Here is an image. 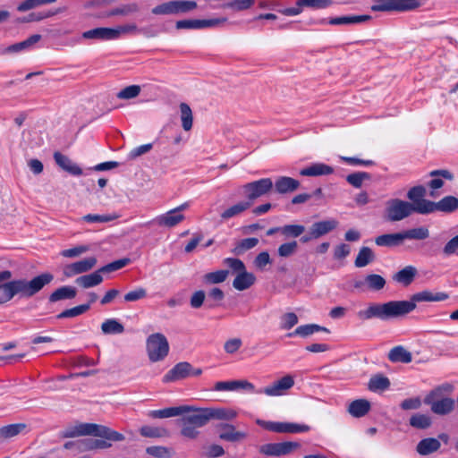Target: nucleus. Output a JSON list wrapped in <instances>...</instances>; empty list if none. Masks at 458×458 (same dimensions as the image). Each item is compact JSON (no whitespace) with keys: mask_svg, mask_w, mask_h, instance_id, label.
Returning <instances> with one entry per match:
<instances>
[{"mask_svg":"<svg viewBox=\"0 0 458 458\" xmlns=\"http://www.w3.org/2000/svg\"><path fill=\"white\" fill-rule=\"evenodd\" d=\"M390 380L382 374H377L370 377L368 383V388L372 392H381L388 389Z\"/></svg>","mask_w":458,"mask_h":458,"instance_id":"nucleus-36","label":"nucleus"},{"mask_svg":"<svg viewBox=\"0 0 458 458\" xmlns=\"http://www.w3.org/2000/svg\"><path fill=\"white\" fill-rule=\"evenodd\" d=\"M146 352L151 362H158L165 359L169 352V344L161 333H154L147 337Z\"/></svg>","mask_w":458,"mask_h":458,"instance_id":"nucleus-6","label":"nucleus"},{"mask_svg":"<svg viewBox=\"0 0 458 458\" xmlns=\"http://www.w3.org/2000/svg\"><path fill=\"white\" fill-rule=\"evenodd\" d=\"M181 435L189 439H195L198 437L199 432L193 425L189 424L188 420L182 417L181 419Z\"/></svg>","mask_w":458,"mask_h":458,"instance_id":"nucleus-54","label":"nucleus"},{"mask_svg":"<svg viewBox=\"0 0 458 458\" xmlns=\"http://www.w3.org/2000/svg\"><path fill=\"white\" fill-rule=\"evenodd\" d=\"M215 391H238L244 390L250 393H257L255 386L248 380L218 381L215 384Z\"/></svg>","mask_w":458,"mask_h":458,"instance_id":"nucleus-13","label":"nucleus"},{"mask_svg":"<svg viewBox=\"0 0 458 458\" xmlns=\"http://www.w3.org/2000/svg\"><path fill=\"white\" fill-rule=\"evenodd\" d=\"M191 410H192V408L191 406L170 407V408H165L163 410L151 411L149 415L152 418H159V419L171 418V417H175V416L189 412Z\"/></svg>","mask_w":458,"mask_h":458,"instance_id":"nucleus-26","label":"nucleus"},{"mask_svg":"<svg viewBox=\"0 0 458 458\" xmlns=\"http://www.w3.org/2000/svg\"><path fill=\"white\" fill-rule=\"evenodd\" d=\"M209 420H231L237 416V412L230 408H206Z\"/></svg>","mask_w":458,"mask_h":458,"instance_id":"nucleus-31","label":"nucleus"},{"mask_svg":"<svg viewBox=\"0 0 458 458\" xmlns=\"http://www.w3.org/2000/svg\"><path fill=\"white\" fill-rule=\"evenodd\" d=\"M97 264L95 257H89L73 263L65 265L63 267V275L66 278L90 271Z\"/></svg>","mask_w":458,"mask_h":458,"instance_id":"nucleus-10","label":"nucleus"},{"mask_svg":"<svg viewBox=\"0 0 458 458\" xmlns=\"http://www.w3.org/2000/svg\"><path fill=\"white\" fill-rule=\"evenodd\" d=\"M26 428L25 424H10L0 428V437L4 438H11L19 435Z\"/></svg>","mask_w":458,"mask_h":458,"instance_id":"nucleus-48","label":"nucleus"},{"mask_svg":"<svg viewBox=\"0 0 458 458\" xmlns=\"http://www.w3.org/2000/svg\"><path fill=\"white\" fill-rule=\"evenodd\" d=\"M429 175L434 177L429 182V187L432 190H438L441 187H443V185H444L443 179L451 181L454 178L453 174L448 170H445V169L431 171Z\"/></svg>","mask_w":458,"mask_h":458,"instance_id":"nucleus-35","label":"nucleus"},{"mask_svg":"<svg viewBox=\"0 0 458 458\" xmlns=\"http://www.w3.org/2000/svg\"><path fill=\"white\" fill-rule=\"evenodd\" d=\"M259 243L258 238H246L240 241L234 247L233 252L235 255H241L246 250H251L256 247Z\"/></svg>","mask_w":458,"mask_h":458,"instance_id":"nucleus-49","label":"nucleus"},{"mask_svg":"<svg viewBox=\"0 0 458 458\" xmlns=\"http://www.w3.org/2000/svg\"><path fill=\"white\" fill-rule=\"evenodd\" d=\"M449 298L444 292L433 293L428 290L419 292L412 295L411 301H390L385 303H369L357 316L361 320L377 318L383 321L403 317L416 309V302L443 301Z\"/></svg>","mask_w":458,"mask_h":458,"instance_id":"nucleus-1","label":"nucleus"},{"mask_svg":"<svg viewBox=\"0 0 458 458\" xmlns=\"http://www.w3.org/2000/svg\"><path fill=\"white\" fill-rule=\"evenodd\" d=\"M273 189V182L270 178H262L254 182H248L242 186L243 193L247 201L253 200L268 194Z\"/></svg>","mask_w":458,"mask_h":458,"instance_id":"nucleus-8","label":"nucleus"},{"mask_svg":"<svg viewBox=\"0 0 458 458\" xmlns=\"http://www.w3.org/2000/svg\"><path fill=\"white\" fill-rule=\"evenodd\" d=\"M375 253L369 247H361L354 260V265L357 267H364L375 260Z\"/></svg>","mask_w":458,"mask_h":458,"instance_id":"nucleus-37","label":"nucleus"},{"mask_svg":"<svg viewBox=\"0 0 458 458\" xmlns=\"http://www.w3.org/2000/svg\"><path fill=\"white\" fill-rule=\"evenodd\" d=\"M111 444L103 439H84L78 442V449L81 451H89L94 449H106Z\"/></svg>","mask_w":458,"mask_h":458,"instance_id":"nucleus-38","label":"nucleus"},{"mask_svg":"<svg viewBox=\"0 0 458 458\" xmlns=\"http://www.w3.org/2000/svg\"><path fill=\"white\" fill-rule=\"evenodd\" d=\"M300 447L297 442L269 443L260 446L259 452L268 456L286 455Z\"/></svg>","mask_w":458,"mask_h":458,"instance_id":"nucleus-9","label":"nucleus"},{"mask_svg":"<svg viewBox=\"0 0 458 458\" xmlns=\"http://www.w3.org/2000/svg\"><path fill=\"white\" fill-rule=\"evenodd\" d=\"M101 330L106 335H116L123 333L124 327L117 319L108 318L102 323Z\"/></svg>","mask_w":458,"mask_h":458,"instance_id":"nucleus-45","label":"nucleus"},{"mask_svg":"<svg viewBox=\"0 0 458 458\" xmlns=\"http://www.w3.org/2000/svg\"><path fill=\"white\" fill-rule=\"evenodd\" d=\"M338 221L335 218L318 221L311 225L309 233L311 235V238L318 239L334 231L338 226Z\"/></svg>","mask_w":458,"mask_h":458,"instance_id":"nucleus-15","label":"nucleus"},{"mask_svg":"<svg viewBox=\"0 0 458 458\" xmlns=\"http://www.w3.org/2000/svg\"><path fill=\"white\" fill-rule=\"evenodd\" d=\"M387 358L394 363H410L412 360V354L403 346L398 345L389 351Z\"/></svg>","mask_w":458,"mask_h":458,"instance_id":"nucleus-27","label":"nucleus"},{"mask_svg":"<svg viewBox=\"0 0 458 458\" xmlns=\"http://www.w3.org/2000/svg\"><path fill=\"white\" fill-rule=\"evenodd\" d=\"M370 18L369 15H347L331 18L328 20L327 23L335 26L352 25L366 22L369 21Z\"/></svg>","mask_w":458,"mask_h":458,"instance_id":"nucleus-25","label":"nucleus"},{"mask_svg":"<svg viewBox=\"0 0 458 458\" xmlns=\"http://www.w3.org/2000/svg\"><path fill=\"white\" fill-rule=\"evenodd\" d=\"M54 158L56 164L64 171L68 172L72 175H81L82 170L81 168L75 163H73L68 157L55 152L54 154Z\"/></svg>","mask_w":458,"mask_h":458,"instance_id":"nucleus-20","label":"nucleus"},{"mask_svg":"<svg viewBox=\"0 0 458 458\" xmlns=\"http://www.w3.org/2000/svg\"><path fill=\"white\" fill-rule=\"evenodd\" d=\"M403 237L402 232L394 233H385L375 238V243L379 247H397L403 244Z\"/></svg>","mask_w":458,"mask_h":458,"instance_id":"nucleus-21","label":"nucleus"},{"mask_svg":"<svg viewBox=\"0 0 458 458\" xmlns=\"http://www.w3.org/2000/svg\"><path fill=\"white\" fill-rule=\"evenodd\" d=\"M255 281L256 276L252 273L244 270L243 272L236 275L233 282V286L238 291H244L253 285Z\"/></svg>","mask_w":458,"mask_h":458,"instance_id":"nucleus-29","label":"nucleus"},{"mask_svg":"<svg viewBox=\"0 0 458 458\" xmlns=\"http://www.w3.org/2000/svg\"><path fill=\"white\" fill-rule=\"evenodd\" d=\"M223 263L231 269L232 273L236 275L246 270L244 263L236 258H226L224 259Z\"/></svg>","mask_w":458,"mask_h":458,"instance_id":"nucleus-61","label":"nucleus"},{"mask_svg":"<svg viewBox=\"0 0 458 458\" xmlns=\"http://www.w3.org/2000/svg\"><path fill=\"white\" fill-rule=\"evenodd\" d=\"M256 423L268 431L284 433L285 422L267 421L258 419Z\"/></svg>","mask_w":458,"mask_h":458,"instance_id":"nucleus-55","label":"nucleus"},{"mask_svg":"<svg viewBox=\"0 0 458 458\" xmlns=\"http://www.w3.org/2000/svg\"><path fill=\"white\" fill-rule=\"evenodd\" d=\"M251 207V202L244 200L235 203L234 205L227 208L221 213V217L224 220H228L232 217L240 216Z\"/></svg>","mask_w":458,"mask_h":458,"instance_id":"nucleus-30","label":"nucleus"},{"mask_svg":"<svg viewBox=\"0 0 458 458\" xmlns=\"http://www.w3.org/2000/svg\"><path fill=\"white\" fill-rule=\"evenodd\" d=\"M386 285V280L383 276L377 274L368 275L363 280L355 282L356 288L367 287L373 291H379Z\"/></svg>","mask_w":458,"mask_h":458,"instance_id":"nucleus-17","label":"nucleus"},{"mask_svg":"<svg viewBox=\"0 0 458 458\" xmlns=\"http://www.w3.org/2000/svg\"><path fill=\"white\" fill-rule=\"evenodd\" d=\"M440 447V442L436 438H425L417 445V452L421 455L429 454Z\"/></svg>","mask_w":458,"mask_h":458,"instance_id":"nucleus-41","label":"nucleus"},{"mask_svg":"<svg viewBox=\"0 0 458 458\" xmlns=\"http://www.w3.org/2000/svg\"><path fill=\"white\" fill-rule=\"evenodd\" d=\"M229 271L227 270H217L210 272L203 276V282L205 284H220L226 280Z\"/></svg>","mask_w":458,"mask_h":458,"instance_id":"nucleus-51","label":"nucleus"},{"mask_svg":"<svg viewBox=\"0 0 458 458\" xmlns=\"http://www.w3.org/2000/svg\"><path fill=\"white\" fill-rule=\"evenodd\" d=\"M191 413L183 416L189 422L193 425L196 428H201L208 424L209 421L208 414L206 408L197 409L192 406ZM191 412V411H189Z\"/></svg>","mask_w":458,"mask_h":458,"instance_id":"nucleus-19","label":"nucleus"},{"mask_svg":"<svg viewBox=\"0 0 458 458\" xmlns=\"http://www.w3.org/2000/svg\"><path fill=\"white\" fill-rule=\"evenodd\" d=\"M197 8L194 1H169L155 6L152 13L156 15H170L186 13Z\"/></svg>","mask_w":458,"mask_h":458,"instance_id":"nucleus-7","label":"nucleus"},{"mask_svg":"<svg viewBox=\"0 0 458 458\" xmlns=\"http://www.w3.org/2000/svg\"><path fill=\"white\" fill-rule=\"evenodd\" d=\"M246 433L236 431L234 427L230 424H222L219 426V437L223 440L236 442L246 437Z\"/></svg>","mask_w":458,"mask_h":458,"instance_id":"nucleus-24","label":"nucleus"},{"mask_svg":"<svg viewBox=\"0 0 458 458\" xmlns=\"http://www.w3.org/2000/svg\"><path fill=\"white\" fill-rule=\"evenodd\" d=\"M333 173L334 168L324 163H313L300 171V174L303 176H321Z\"/></svg>","mask_w":458,"mask_h":458,"instance_id":"nucleus-22","label":"nucleus"},{"mask_svg":"<svg viewBox=\"0 0 458 458\" xmlns=\"http://www.w3.org/2000/svg\"><path fill=\"white\" fill-rule=\"evenodd\" d=\"M180 118L184 131H188L192 128L193 115L190 106L186 103L180 104Z\"/></svg>","mask_w":458,"mask_h":458,"instance_id":"nucleus-42","label":"nucleus"},{"mask_svg":"<svg viewBox=\"0 0 458 458\" xmlns=\"http://www.w3.org/2000/svg\"><path fill=\"white\" fill-rule=\"evenodd\" d=\"M369 410L370 403L365 399L355 400L352 402L348 407L349 413L355 418L365 416Z\"/></svg>","mask_w":458,"mask_h":458,"instance_id":"nucleus-33","label":"nucleus"},{"mask_svg":"<svg viewBox=\"0 0 458 458\" xmlns=\"http://www.w3.org/2000/svg\"><path fill=\"white\" fill-rule=\"evenodd\" d=\"M141 88L139 85H131L125 87L117 93V98L120 99H131L138 97L140 93Z\"/></svg>","mask_w":458,"mask_h":458,"instance_id":"nucleus-60","label":"nucleus"},{"mask_svg":"<svg viewBox=\"0 0 458 458\" xmlns=\"http://www.w3.org/2000/svg\"><path fill=\"white\" fill-rule=\"evenodd\" d=\"M410 424L413 428L424 429L431 425V420L428 415L417 413L411 417Z\"/></svg>","mask_w":458,"mask_h":458,"instance_id":"nucleus-53","label":"nucleus"},{"mask_svg":"<svg viewBox=\"0 0 458 458\" xmlns=\"http://www.w3.org/2000/svg\"><path fill=\"white\" fill-rule=\"evenodd\" d=\"M294 385V378L291 375H285L279 380L275 381L272 385L265 387L262 390H258V394H265L268 396H280L285 391L291 389Z\"/></svg>","mask_w":458,"mask_h":458,"instance_id":"nucleus-11","label":"nucleus"},{"mask_svg":"<svg viewBox=\"0 0 458 458\" xmlns=\"http://www.w3.org/2000/svg\"><path fill=\"white\" fill-rule=\"evenodd\" d=\"M318 332L329 333V330L317 324H306L297 327L293 332L288 334V336L308 337Z\"/></svg>","mask_w":458,"mask_h":458,"instance_id":"nucleus-28","label":"nucleus"},{"mask_svg":"<svg viewBox=\"0 0 458 458\" xmlns=\"http://www.w3.org/2000/svg\"><path fill=\"white\" fill-rule=\"evenodd\" d=\"M89 250V247L88 245H78L71 249L64 250L61 251V255L64 258H77L81 255L88 252Z\"/></svg>","mask_w":458,"mask_h":458,"instance_id":"nucleus-63","label":"nucleus"},{"mask_svg":"<svg viewBox=\"0 0 458 458\" xmlns=\"http://www.w3.org/2000/svg\"><path fill=\"white\" fill-rule=\"evenodd\" d=\"M370 178L369 174L366 172H356L347 175L346 181L355 188H360L365 180Z\"/></svg>","mask_w":458,"mask_h":458,"instance_id":"nucleus-58","label":"nucleus"},{"mask_svg":"<svg viewBox=\"0 0 458 458\" xmlns=\"http://www.w3.org/2000/svg\"><path fill=\"white\" fill-rule=\"evenodd\" d=\"M416 274V267L412 266H407L394 276V280L403 284V285H409L413 281Z\"/></svg>","mask_w":458,"mask_h":458,"instance_id":"nucleus-39","label":"nucleus"},{"mask_svg":"<svg viewBox=\"0 0 458 458\" xmlns=\"http://www.w3.org/2000/svg\"><path fill=\"white\" fill-rule=\"evenodd\" d=\"M299 186V181L288 176H280L276 180L275 182V189L276 192L280 194L293 192L296 191Z\"/></svg>","mask_w":458,"mask_h":458,"instance_id":"nucleus-23","label":"nucleus"},{"mask_svg":"<svg viewBox=\"0 0 458 458\" xmlns=\"http://www.w3.org/2000/svg\"><path fill=\"white\" fill-rule=\"evenodd\" d=\"M140 7L136 3H129L116 6L106 12V17L112 16H129L139 12Z\"/></svg>","mask_w":458,"mask_h":458,"instance_id":"nucleus-34","label":"nucleus"},{"mask_svg":"<svg viewBox=\"0 0 458 458\" xmlns=\"http://www.w3.org/2000/svg\"><path fill=\"white\" fill-rule=\"evenodd\" d=\"M305 231L301 225H286L281 227V233L285 236L299 237Z\"/></svg>","mask_w":458,"mask_h":458,"instance_id":"nucleus-62","label":"nucleus"},{"mask_svg":"<svg viewBox=\"0 0 458 458\" xmlns=\"http://www.w3.org/2000/svg\"><path fill=\"white\" fill-rule=\"evenodd\" d=\"M147 296V291L142 287H138L123 296V300L126 302H134L140 301Z\"/></svg>","mask_w":458,"mask_h":458,"instance_id":"nucleus-64","label":"nucleus"},{"mask_svg":"<svg viewBox=\"0 0 458 458\" xmlns=\"http://www.w3.org/2000/svg\"><path fill=\"white\" fill-rule=\"evenodd\" d=\"M413 204V213L422 215L430 214L437 211V202H433L425 199H419Z\"/></svg>","mask_w":458,"mask_h":458,"instance_id":"nucleus-44","label":"nucleus"},{"mask_svg":"<svg viewBox=\"0 0 458 458\" xmlns=\"http://www.w3.org/2000/svg\"><path fill=\"white\" fill-rule=\"evenodd\" d=\"M114 36L112 28H96L81 34L82 38L90 40H113Z\"/></svg>","mask_w":458,"mask_h":458,"instance_id":"nucleus-18","label":"nucleus"},{"mask_svg":"<svg viewBox=\"0 0 458 458\" xmlns=\"http://www.w3.org/2000/svg\"><path fill=\"white\" fill-rule=\"evenodd\" d=\"M119 217V215L113 213V214H105V215H98V214H88L83 216L81 218V221L89 223V224H103V223H108L112 222Z\"/></svg>","mask_w":458,"mask_h":458,"instance_id":"nucleus-40","label":"nucleus"},{"mask_svg":"<svg viewBox=\"0 0 458 458\" xmlns=\"http://www.w3.org/2000/svg\"><path fill=\"white\" fill-rule=\"evenodd\" d=\"M103 273L104 271H101V268H99L94 271L93 273L83 275L77 277L75 283L77 285L84 289L99 285L104 280L102 276Z\"/></svg>","mask_w":458,"mask_h":458,"instance_id":"nucleus-16","label":"nucleus"},{"mask_svg":"<svg viewBox=\"0 0 458 458\" xmlns=\"http://www.w3.org/2000/svg\"><path fill=\"white\" fill-rule=\"evenodd\" d=\"M191 365L189 362H179L163 377L164 383L175 382L191 377Z\"/></svg>","mask_w":458,"mask_h":458,"instance_id":"nucleus-14","label":"nucleus"},{"mask_svg":"<svg viewBox=\"0 0 458 458\" xmlns=\"http://www.w3.org/2000/svg\"><path fill=\"white\" fill-rule=\"evenodd\" d=\"M299 322L298 316L294 312H286L280 317L279 327L282 330H290Z\"/></svg>","mask_w":458,"mask_h":458,"instance_id":"nucleus-50","label":"nucleus"},{"mask_svg":"<svg viewBox=\"0 0 458 458\" xmlns=\"http://www.w3.org/2000/svg\"><path fill=\"white\" fill-rule=\"evenodd\" d=\"M41 39V36L35 34L28 38L27 39L13 44L6 49V52H21L31 48L36 43Z\"/></svg>","mask_w":458,"mask_h":458,"instance_id":"nucleus-43","label":"nucleus"},{"mask_svg":"<svg viewBox=\"0 0 458 458\" xmlns=\"http://www.w3.org/2000/svg\"><path fill=\"white\" fill-rule=\"evenodd\" d=\"M403 241L409 240H425L429 236V231L425 226H420L417 228H411L402 232Z\"/></svg>","mask_w":458,"mask_h":458,"instance_id":"nucleus-47","label":"nucleus"},{"mask_svg":"<svg viewBox=\"0 0 458 458\" xmlns=\"http://www.w3.org/2000/svg\"><path fill=\"white\" fill-rule=\"evenodd\" d=\"M140 432L146 437H163L167 436V430L162 428L143 426L140 428Z\"/></svg>","mask_w":458,"mask_h":458,"instance_id":"nucleus-56","label":"nucleus"},{"mask_svg":"<svg viewBox=\"0 0 458 458\" xmlns=\"http://www.w3.org/2000/svg\"><path fill=\"white\" fill-rule=\"evenodd\" d=\"M441 253L445 258L458 255V234L445 242L442 248Z\"/></svg>","mask_w":458,"mask_h":458,"instance_id":"nucleus-57","label":"nucleus"},{"mask_svg":"<svg viewBox=\"0 0 458 458\" xmlns=\"http://www.w3.org/2000/svg\"><path fill=\"white\" fill-rule=\"evenodd\" d=\"M452 386L448 384L439 386L431 390L425 397L424 403L430 406L432 412L437 415H445L454 409L455 402L445 394L449 393Z\"/></svg>","mask_w":458,"mask_h":458,"instance_id":"nucleus-4","label":"nucleus"},{"mask_svg":"<svg viewBox=\"0 0 458 458\" xmlns=\"http://www.w3.org/2000/svg\"><path fill=\"white\" fill-rule=\"evenodd\" d=\"M80 436H95L114 442L124 440V436L123 434L114 431L108 427L94 423H81L68 428L64 433V437H75Z\"/></svg>","mask_w":458,"mask_h":458,"instance_id":"nucleus-3","label":"nucleus"},{"mask_svg":"<svg viewBox=\"0 0 458 458\" xmlns=\"http://www.w3.org/2000/svg\"><path fill=\"white\" fill-rule=\"evenodd\" d=\"M413 214V204L411 202L392 198L386 200L384 216L388 222L394 223L402 221Z\"/></svg>","mask_w":458,"mask_h":458,"instance_id":"nucleus-5","label":"nucleus"},{"mask_svg":"<svg viewBox=\"0 0 458 458\" xmlns=\"http://www.w3.org/2000/svg\"><path fill=\"white\" fill-rule=\"evenodd\" d=\"M77 294V291L74 287L70 285H64L57 288L54 291L50 296L49 301L51 302H56L62 300L73 299Z\"/></svg>","mask_w":458,"mask_h":458,"instance_id":"nucleus-32","label":"nucleus"},{"mask_svg":"<svg viewBox=\"0 0 458 458\" xmlns=\"http://www.w3.org/2000/svg\"><path fill=\"white\" fill-rule=\"evenodd\" d=\"M185 219L183 214H179L174 208L168 210L167 212L157 216L152 221L161 227L173 228L181 224Z\"/></svg>","mask_w":458,"mask_h":458,"instance_id":"nucleus-12","label":"nucleus"},{"mask_svg":"<svg viewBox=\"0 0 458 458\" xmlns=\"http://www.w3.org/2000/svg\"><path fill=\"white\" fill-rule=\"evenodd\" d=\"M371 10L374 12L395 11V0H373Z\"/></svg>","mask_w":458,"mask_h":458,"instance_id":"nucleus-59","label":"nucleus"},{"mask_svg":"<svg viewBox=\"0 0 458 458\" xmlns=\"http://www.w3.org/2000/svg\"><path fill=\"white\" fill-rule=\"evenodd\" d=\"M90 309L89 304H81L71 309H67L57 315L58 318H74L87 312Z\"/></svg>","mask_w":458,"mask_h":458,"instance_id":"nucleus-52","label":"nucleus"},{"mask_svg":"<svg viewBox=\"0 0 458 458\" xmlns=\"http://www.w3.org/2000/svg\"><path fill=\"white\" fill-rule=\"evenodd\" d=\"M437 211L452 213L458 209V199L454 196H446L437 202Z\"/></svg>","mask_w":458,"mask_h":458,"instance_id":"nucleus-46","label":"nucleus"},{"mask_svg":"<svg viewBox=\"0 0 458 458\" xmlns=\"http://www.w3.org/2000/svg\"><path fill=\"white\" fill-rule=\"evenodd\" d=\"M54 280L51 273H43L30 281L15 280L0 284V304L7 302L14 295L31 297Z\"/></svg>","mask_w":458,"mask_h":458,"instance_id":"nucleus-2","label":"nucleus"}]
</instances>
